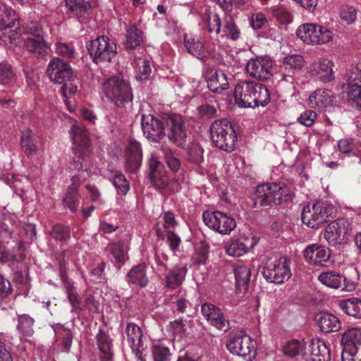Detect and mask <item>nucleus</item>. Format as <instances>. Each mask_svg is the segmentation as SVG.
<instances>
[{"label":"nucleus","instance_id":"59","mask_svg":"<svg viewBox=\"0 0 361 361\" xmlns=\"http://www.w3.org/2000/svg\"><path fill=\"white\" fill-rule=\"evenodd\" d=\"M56 52L68 59H72L76 56V52L73 47L66 43L57 42L56 44Z\"/></svg>","mask_w":361,"mask_h":361},{"label":"nucleus","instance_id":"36","mask_svg":"<svg viewBox=\"0 0 361 361\" xmlns=\"http://www.w3.org/2000/svg\"><path fill=\"white\" fill-rule=\"evenodd\" d=\"M342 343L345 348H355L361 353V328H350L343 334Z\"/></svg>","mask_w":361,"mask_h":361},{"label":"nucleus","instance_id":"18","mask_svg":"<svg viewBox=\"0 0 361 361\" xmlns=\"http://www.w3.org/2000/svg\"><path fill=\"white\" fill-rule=\"evenodd\" d=\"M183 43L188 53L192 56L202 61L207 57L210 44L204 42L201 36L185 33Z\"/></svg>","mask_w":361,"mask_h":361},{"label":"nucleus","instance_id":"7","mask_svg":"<svg viewBox=\"0 0 361 361\" xmlns=\"http://www.w3.org/2000/svg\"><path fill=\"white\" fill-rule=\"evenodd\" d=\"M286 189L276 183L259 185L255 190L254 207L279 205L286 200Z\"/></svg>","mask_w":361,"mask_h":361},{"label":"nucleus","instance_id":"28","mask_svg":"<svg viewBox=\"0 0 361 361\" xmlns=\"http://www.w3.org/2000/svg\"><path fill=\"white\" fill-rule=\"evenodd\" d=\"M252 274L250 265L239 264L234 268L236 288L239 292L247 290Z\"/></svg>","mask_w":361,"mask_h":361},{"label":"nucleus","instance_id":"50","mask_svg":"<svg viewBox=\"0 0 361 361\" xmlns=\"http://www.w3.org/2000/svg\"><path fill=\"white\" fill-rule=\"evenodd\" d=\"M13 66L8 62L0 63V85H7L16 79Z\"/></svg>","mask_w":361,"mask_h":361},{"label":"nucleus","instance_id":"41","mask_svg":"<svg viewBox=\"0 0 361 361\" xmlns=\"http://www.w3.org/2000/svg\"><path fill=\"white\" fill-rule=\"evenodd\" d=\"M339 306L347 314L361 319V300L356 298L342 300Z\"/></svg>","mask_w":361,"mask_h":361},{"label":"nucleus","instance_id":"34","mask_svg":"<svg viewBox=\"0 0 361 361\" xmlns=\"http://www.w3.org/2000/svg\"><path fill=\"white\" fill-rule=\"evenodd\" d=\"M20 33V41L27 42V39H37L44 36L45 32L42 25L37 21L30 22L19 29Z\"/></svg>","mask_w":361,"mask_h":361},{"label":"nucleus","instance_id":"39","mask_svg":"<svg viewBox=\"0 0 361 361\" xmlns=\"http://www.w3.org/2000/svg\"><path fill=\"white\" fill-rule=\"evenodd\" d=\"M96 339L100 352L103 354L105 360L109 361L113 356V343L109 334L100 329L97 334Z\"/></svg>","mask_w":361,"mask_h":361},{"label":"nucleus","instance_id":"3","mask_svg":"<svg viewBox=\"0 0 361 361\" xmlns=\"http://www.w3.org/2000/svg\"><path fill=\"white\" fill-rule=\"evenodd\" d=\"M167 134L170 141L176 146L185 148L188 135L183 117L178 114L159 115V136Z\"/></svg>","mask_w":361,"mask_h":361},{"label":"nucleus","instance_id":"45","mask_svg":"<svg viewBox=\"0 0 361 361\" xmlns=\"http://www.w3.org/2000/svg\"><path fill=\"white\" fill-rule=\"evenodd\" d=\"M306 344L303 340H291L288 341L283 348V353L290 357H295L296 355L304 356V350Z\"/></svg>","mask_w":361,"mask_h":361},{"label":"nucleus","instance_id":"53","mask_svg":"<svg viewBox=\"0 0 361 361\" xmlns=\"http://www.w3.org/2000/svg\"><path fill=\"white\" fill-rule=\"evenodd\" d=\"M346 94L348 100L361 109V85H347Z\"/></svg>","mask_w":361,"mask_h":361},{"label":"nucleus","instance_id":"13","mask_svg":"<svg viewBox=\"0 0 361 361\" xmlns=\"http://www.w3.org/2000/svg\"><path fill=\"white\" fill-rule=\"evenodd\" d=\"M125 333L128 345L135 355L137 361H145L147 345L145 344L143 334L140 327L135 323H128Z\"/></svg>","mask_w":361,"mask_h":361},{"label":"nucleus","instance_id":"27","mask_svg":"<svg viewBox=\"0 0 361 361\" xmlns=\"http://www.w3.org/2000/svg\"><path fill=\"white\" fill-rule=\"evenodd\" d=\"M141 126L145 137L151 142H157L158 118L152 114H142Z\"/></svg>","mask_w":361,"mask_h":361},{"label":"nucleus","instance_id":"12","mask_svg":"<svg viewBox=\"0 0 361 361\" xmlns=\"http://www.w3.org/2000/svg\"><path fill=\"white\" fill-rule=\"evenodd\" d=\"M202 219L207 227L222 235L229 234L236 226L233 218L219 211L204 212Z\"/></svg>","mask_w":361,"mask_h":361},{"label":"nucleus","instance_id":"14","mask_svg":"<svg viewBox=\"0 0 361 361\" xmlns=\"http://www.w3.org/2000/svg\"><path fill=\"white\" fill-rule=\"evenodd\" d=\"M272 61L268 57L257 56L250 59L246 65V71L250 77L259 80H266L272 75Z\"/></svg>","mask_w":361,"mask_h":361},{"label":"nucleus","instance_id":"15","mask_svg":"<svg viewBox=\"0 0 361 361\" xmlns=\"http://www.w3.org/2000/svg\"><path fill=\"white\" fill-rule=\"evenodd\" d=\"M47 74L51 81L59 84L69 81L73 77V71L70 64L58 57H54L49 61Z\"/></svg>","mask_w":361,"mask_h":361},{"label":"nucleus","instance_id":"60","mask_svg":"<svg viewBox=\"0 0 361 361\" xmlns=\"http://www.w3.org/2000/svg\"><path fill=\"white\" fill-rule=\"evenodd\" d=\"M361 85V62L353 66L349 71L347 85Z\"/></svg>","mask_w":361,"mask_h":361},{"label":"nucleus","instance_id":"37","mask_svg":"<svg viewBox=\"0 0 361 361\" xmlns=\"http://www.w3.org/2000/svg\"><path fill=\"white\" fill-rule=\"evenodd\" d=\"M220 34L222 37H226L227 39L233 41L240 37V31L230 13H224Z\"/></svg>","mask_w":361,"mask_h":361},{"label":"nucleus","instance_id":"64","mask_svg":"<svg viewBox=\"0 0 361 361\" xmlns=\"http://www.w3.org/2000/svg\"><path fill=\"white\" fill-rule=\"evenodd\" d=\"M317 118V115L315 111L307 110L300 114L298 121L302 125L310 127L313 125Z\"/></svg>","mask_w":361,"mask_h":361},{"label":"nucleus","instance_id":"26","mask_svg":"<svg viewBox=\"0 0 361 361\" xmlns=\"http://www.w3.org/2000/svg\"><path fill=\"white\" fill-rule=\"evenodd\" d=\"M309 361H331L330 350L320 339H312L310 345Z\"/></svg>","mask_w":361,"mask_h":361},{"label":"nucleus","instance_id":"62","mask_svg":"<svg viewBox=\"0 0 361 361\" xmlns=\"http://www.w3.org/2000/svg\"><path fill=\"white\" fill-rule=\"evenodd\" d=\"M357 12L353 6H343L340 11V16L341 19L347 24L353 23L356 19Z\"/></svg>","mask_w":361,"mask_h":361},{"label":"nucleus","instance_id":"38","mask_svg":"<svg viewBox=\"0 0 361 361\" xmlns=\"http://www.w3.org/2000/svg\"><path fill=\"white\" fill-rule=\"evenodd\" d=\"M334 63L329 59L323 58L318 61L317 66L315 68L317 77L322 82H327L334 78L333 71Z\"/></svg>","mask_w":361,"mask_h":361},{"label":"nucleus","instance_id":"54","mask_svg":"<svg viewBox=\"0 0 361 361\" xmlns=\"http://www.w3.org/2000/svg\"><path fill=\"white\" fill-rule=\"evenodd\" d=\"M158 159L155 154H152L148 162L147 178L155 188H158L157 182Z\"/></svg>","mask_w":361,"mask_h":361},{"label":"nucleus","instance_id":"5","mask_svg":"<svg viewBox=\"0 0 361 361\" xmlns=\"http://www.w3.org/2000/svg\"><path fill=\"white\" fill-rule=\"evenodd\" d=\"M210 133L212 140L216 147L229 152L234 150L237 136L228 120L221 119L213 122Z\"/></svg>","mask_w":361,"mask_h":361},{"label":"nucleus","instance_id":"31","mask_svg":"<svg viewBox=\"0 0 361 361\" xmlns=\"http://www.w3.org/2000/svg\"><path fill=\"white\" fill-rule=\"evenodd\" d=\"M20 146L27 156L35 154L38 151L37 137L32 130L27 128L21 132Z\"/></svg>","mask_w":361,"mask_h":361},{"label":"nucleus","instance_id":"9","mask_svg":"<svg viewBox=\"0 0 361 361\" xmlns=\"http://www.w3.org/2000/svg\"><path fill=\"white\" fill-rule=\"evenodd\" d=\"M262 274L270 283H282L291 276L290 262L284 257L271 258L262 267Z\"/></svg>","mask_w":361,"mask_h":361},{"label":"nucleus","instance_id":"58","mask_svg":"<svg viewBox=\"0 0 361 361\" xmlns=\"http://www.w3.org/2000/svg\"><path fill=\"white\" fill-rule=\"evenodd\" d=\"M314 214V210L312 209V206L308 204L304 207L301 213L302 222L311 228L318 227L319 224L316 222Z\"/></svg>","mask_w":361,"mask_h":361},{"label":"nucleus","instance_id":"56","mask_svg":"<svg viewBox=\"0 0 361 361\" xmlns=\"http://www.w3.org/2000/svg\"><path fill=\"white\" fill-rule=\"evenodd\" d=\"M184 149L187 150L189 159L192 162L198 163L203 158V149L196 142H192L190 145H187Z\"/></svg>","mask_w":361,"mask_h":361},{"label":"nucleus","instance_id":"4","mask_svg":"<svg viewBox=\"0 0 361 361\" xmlns=\"http://www.w3.org/2000/svg\"><path fill=\"white\" fill-rule=\"evenodd\" d=\"M72 140L75 154L73 158L74 169L87 171L90 166L87 156L90 138L87 129L82 126H74L72 128Z\"/></svg>","mask_w":361,"mask_h":361},{"label":"nucleus","instance_id":"22","mask_svg":"<svg viewBox=\"0 0 361 361\" xmlns=\"http://www.w3.org/2000/svg\"><path fill=\"white\" fill-rule=\"evenodd\" d=\"M335 96L332 91L327 89H318L313 92L308 98L310 107L319 111H326L334 105Z\"/></svg>","mask_w":361,"mask_h":361},{"label":"nucleus","instance_id":"55","mask_svg":"<svg viewBox=\"0 0 361 361\" xmlns=\"http://www.w3.org/2000/svg\"><path fill=\"white\" fill-rule=\"evenodd\" d=\"M18 20V14L11 8H8L0 1V26H2L6 22L12 23Z\"/></svg>","mask_w":361,"mask_h":361},{"label":"nucleus","instance_id":"30","mask_svg":"<svg viewBox=\"0 0 361 361\" xmlns=\"http://www.w3.org/2000/svg\"><path fill=\"white\" fill-rule=\"evenodd\" d=\"M78 180V178H72V184L68 187L63 199L64 206L68 207L73 213L76 212L80 203V196L78 191L79 184L77 183Z\"/></svg>","mask_w":361,"mask_h":361},{"label":"nucleus","instance_id":"17","mask_svg":"<svg viewBox=\"0 0 361 361\" xmlns=\"http://www.w3.org/2000/svg\"><path fill=\"white\" fill-rule=\"evenodd\" d=\"M258 243L255 235H242L238 239L227 243L224 247L227 255L234 257L243 256Z\"/></svg>","mask_w":361,"mask_h":361},{"label":"nucleus","instance_id":"11","mask_svg":"<svg viewBox=\"0 0 361 361\" xmlns=\"http://www.w3.org/2000/svg\"><path fill=\"white\" fill-rule=\"evenodd\" d=\"M352 230L351 222L348 219H338L331 222L325 228L324 237L331 246L346 243Z\"/></svg>","mask_w":361,"mask_h":361},{"label":"nucleus","instance_id":"49","mask_svg":"<svg viewBox=\"0 0 361 361\" xmlns=\"http://www.w3.org/2000/svg\"><path fill=\"white\" fill-rule=\"evenodd\" d=\"M111 181L118 194L124 195L128 192L129 183L122 173L117 171L112 172Z\"/></svg>","mask_w":361,"mask_h":361},{"label":"nucleus","instance_id":"32","mask_svg":"<svg viewBox=\"0 0 361 361\" xmlns=\"http://www.w3.org/2000/svg\"><path fill=\"white\" fill-rule=\"evenodd\" d=\"M126 281L129 284H133L141 288L145 287L148 283L145 264H140L134 266L128 272Z\"/></svg>","mask_w":361,"mask_h":361},{"label":"nucleus","instance_id":"16","mask_svg":"<svg viewBox=\"0 0 361 361\" xmlns=\"http://www.w3.org/2000/svg\"><path fill=\"white\" fill-rule=\"evenodd\" d=\"M201 312L210 325L224 332L230 329V322L217 306L212 303H204Z\"/></svg>","mask_w":361,"mask_h":361},{"label":"nucleus","instance_id":"46","mask_svg":"<svg viewBox=\"0 0 361 361\" xmlns=\"http://www.w3.org/2000/svg\"><path fill=\"white\" fill-rule=\"evenodd\" d=\"M133 65L135 70V77L137 80H145L149 78L151 73V68L148 61L139 57L134 60Z\"/></svg>","mask_w":361,"mask_h":361},{"label":"nucleus","instance_id":"47","mask_svg":"<svg viewBox=\"0 0 361 361\" xmlns=\"http://www.w3.org/2000/svg\"><path fill=\"white\" fill-rule=\"evenodd\" d=\"M17 328L20 333L25 337L32 336L34 334L35 320L27 314L18 315Z\"/></svg>","mask_w":361,"mask_h":361},{"label":"nucleus","instance_id":"1","mask_svg":"<svg viewBox=\"0 0 361 361\" xmlns=\"http://www.w3.org/2000/svg\"><path fill=\"white\" fill-rule=\"evenodd\" d=\"M233 97L235 104L240 108L265 106L270 101L265 85L253 81L239 82L234 88Z\"/></svg>","mask_w":361,"mask_h":361},{"label":"nucleus","instance_id":"29","mask_svg":"<svg viewBox=\"0 0 361 361\" xmlns=\"http://www.w3.org/2000/svg\"><path fill=\"white\" fill-rule=\"evenodd\" d=\"M23 47L27 51L42 59L47 56L50 50V47L46 42L44 36L37 39H27V42H23Z\"/></svg>","mask_w":361,"mask_h":361},{"label":"nucleus","instance_id":"44","mask_svg":"<svg viewBox=\"0 0 361 361\" xmlns=\"http://www.w3.org/2000/svg\"><path fill=\"white\" fill-rule=\"evenodd\" d=\"M109 250L115 262L120 266L123 265L128 259V250L121 242L112 243L109 245Z\"/></svg>","mask_w":361,"mask_h":361},{"label":"nucleus","instance_id":"51","mask_svg":"<svg viewBox=\"0 0 361 361\" xmlns=\"http://www.w3.org/2000/svg\"><path fill=\"white\" fill-rule=\"evenodd\" d=\"M51 237L57 241H66L71 238V230L68 226L56 224L50 231Z\"/></svg>","mask_w":361,"mask_h":361},{"label":"nucleus","instance_id":"43","mask_svg":"<svg viewBox=\"0 0 361 361\" xmlns=\"http://www.w3.org/2000/svg\"><path fill=\"white\" fill-rule=\"evenodd\" d=\"M142 41L141 32L135 25H130L126 35V41L123 43L125 48L128 50L136 49L140 46Z\"/></svg>","mask_w":361,"mask_h":361},{"label":"nucleus","instance_id":"48","mask_svg":"<svg viewBox=\"0 0 361 361\" xmlns=\"http://www.w3.org/2000/svg\"><path fill=\"white\" fill-rule=\"evenodd\" d=\"M304 66V59L300 54H291L283 58L282 67L287 71L294 73Z\"/></svg>","mask_w":361,"mask_h":361},{"label":"nucleus","instance_id":"35","mask_svg":"<svg viewBox=\"0 0 361 361\" xmlns=\"http://www.w3.org/2000/svg\"><path fill=\"white\" fill-rule=\"evenodd\" d=\"M317 324L321 331L324 333L335 332L341 329L339 319L328 312L323 313L318 317Z\"/></svg>","mask_w":361,"mask_h":361},{"label":"nucleus","instance_id":"2","mask_svg":"<svg viewBox=\"0 0 361 361\" xmlns=\"http://www.w3.org/2000/svg\"><path fill=\"white\" fill-rule=\"evenodd\" d=\"M106 97L118 108L131 105L133 94L130 84L118 75L106 79L102 85Z\"/></svg>","mask_w":361,"mask_h":361},{"label":"nucleus","instance_id":"25","mask_svg":"<svg viewBox=\"0 0 361 361\" xmlns=\"http://www.w3.org/2000/svg\"><path fill=\"white\" fill-rule=\"evenodd\" d=\"M205 79L209 90L214 93H221L228 88L226 75L222 71L210 70L206 73Z\"/></svg>","mask_w":361,"mask_h":361},{"label":"nucleus","instance_id":"21","mask_svg":"<svg viewBox=\"0 0 361 361\" xmlns=\"http://www.w3.org/2000/svg\"><path fill=\"white\" fill-rule=\"evenodd\" d=\"M188 269L185 266H176L165 275V294L175 295L178 288L185 280Z\"/></svg>","mask_w":361,"mask_h":361},{"label":"nucleus","instance_id":"10","mask_svg":"<svg viewBox=\"0 0 361 361\" xmlns=\"http://www.w3.org/2000/svg\"><path fill=\"white\" fill-rule=\"evenodd\" d=\"M296 34L303 42L310 44H324L333 39V33L329 29L314 23H306L299 27Z\"/></svg>","mask_w":361,"mask_h":361},{"label":"nucleus","instance_id":"19","mask_svg":"<svg viewBox=\"0 0 361 361\" xmlns=\"http://www.w3.org/2000/svg\"><path fill=\"white\" fill-rule=\"evenodd\" d=\"M126 169L130 173H136L142 162V151L141 145L135 140H130L126 147Z\"/></svg>","mask_w":361,"mask_h":361},{"label":"nucleus","instance_id":"33","mask_svg":"<svg viewBox=\"0 0 361 361\" xmlns=\"http://www.w3.org/2000/svg\"><path fill=\"white\" fill-rule=\"evenodd\" d=\"M312 209L314 210V219L319 226L334 212L333 204L328 201H317L312 204Z\"/></svg>","mask_w":361,"mask_h":361},{"label":"nucleus","instance_id":"24","mask_svg":"<svg viewBox=\"0 0 361 361\" xmlns=\"http://www.w3.org/2000/svg\"><path fill=\"white\" fill-rule=\"evenodd\" d=\"M303 255L306 260L319 266L326 265L330 258L329 249L317 244L309 245L304 250Z\"/></svg>","mask_w":361,"mask_h":361},{"label":"nucleus","instance_id":"61","mask_svg":"<svg viewBox=\"0 0 361 361\" xmlns=\"http://www.w3.org/2000/svg\"><path fill=\"white\" fill-rule=\"evenodd\" d=\"M161 27L167 35L173 36L179 33L177 23L173 18L166 17L161 20Z\"/></svg>","mask_w":361,"mask_h":361},{"label":"nucleus","instance_id":"40","mask_svg":"<svg viewBox=\"0 0 361 361\" xmlns=\"http://www.w3.org/2000/svg\"><path fill=\"white\" fill-rule=\"evenodd\" d=\"M202 21L209 32H214L216 35L221 33L223 18L221 19L219 14L206 10L202 16Z\"/></svg>","mask_w":361,"mask_h":361},{"label":"nucleus","instance_id":"23","mask_svg":"<svg viewBox=\"0 0 361 361\" xmlns=\"http://www.w3.org/2000/svg\"><path fill=\"white\" fill-rule=\"evenodd\" d=\"M66 14L69 17L77 18L84 22L90 16V4L86 0H66Z\"/></svg>","mask_w":361,"mask_h":361},{"label":"nucleus","instance_id":"8","mask_svg":"<svg viewBox=\"0 0 361 361\" xmlns=\"http://www.w3.org/2000/svg\"><path fill=\"white\" fill-rule=\"evenodd\" d=\"M226 347L231 354L245 361H252L257 355L256 342L246 334L240 333L231 336Z\"/></svg>","mask_w":361,"mask_h":361},{"label":"nucleus","instance_id":"52","mask_svg":"<svg viewBox=\"0 0 361 361\" xmlns=\"http://www.w3.org/2000/svg\"><path fill=\"white\" fill-rule=\"evenodd\" d=\"M66 290V293L67 294V297L68 301L71 305V312H80L82 308L80 306V302L78 298V294L76 290V288L73 286V284H68L67 288Z\"/></svg>","mask_w":361,"mask_h":361},{"label":"nucleus","instance_id":"20","mask_svg":"<svg viewBox=\"0 0 361 361\" xmlns=\"http://www.w3.org/2000/svg\"><path fill=\"white\" fill-rule=\"evenodd\" d=\"M19 23L18 17V20L12 23L5 21V23L0 26V42L5 47L12 49L20 42Z\"/></svg>","mask_w":361,"mask_h":361},{"label":"nucleus","instance_id":"42","mask_svg":"<svg viewBox=\"0 0 361 361\" xmlns=\"http://www.w3.org/2000/svg\"><path fill=\"white\" fill-rule=\"evenodd\" d=\"M318 279L324 286L338 289L342 286V282L344 281V276L335 271L322 272L319 274Z\"/></svg>","mask_w":361,"mask_h":361},{"label":"nucleus","instance_id":"63","mask_svg":"<svg viewBox=\"0 0 361 361\" xmlns=\"http://www.w3.org/2000/svg\"><path fill=\"white\" fill-rule=\"evenodd\" d=\"M341 361H361V353L355 348H343L341 354Z\"/></svg>","mask_w":361,"mask_h":361},{"label":"nucleus","instance_id":"57","mask_svg":"<svg viewBox=\"0 0 361 361\" xmlns=\"http://www.w3.org/2000/svg\"><path fill=\"white\" fill-rule=\"evenodd\" d=\"M162 152L168 166L173 171H176L180 166V161L177 156L168 148H163Z\"/></svg>","mask_w":361,"mask_h":361},{"label":"nucleus","instance_id":"6","mask_svg":"<svg viewBox=\"0 0 361 361\" xmlns=\"http://www.w3.org/2000/svg\"><path fill=\"white\" fill-rule=\"evenodd\" d=\"M86 47L92 61L96 64L110 62L117 54L116 43L104 35L98 36L87 42Z\"/></svg>","mask_w":361,"mask_h":361}]
</instances>
